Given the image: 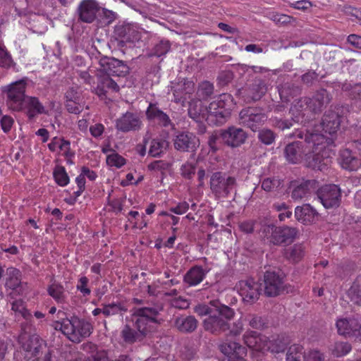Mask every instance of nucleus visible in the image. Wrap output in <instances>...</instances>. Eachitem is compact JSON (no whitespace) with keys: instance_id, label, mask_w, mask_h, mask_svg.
I'll use <instances>...</instances> for the list:
<instances>
[{"instance_id":"nucleus-12","label":"nucleus","mask_w":361,"mask_h":361,"mask_svg":"<svg viewBox=\"0 0 361 361\" xmlns=\"http://www.w3.org/2000/svg\"><path fill=\"white\" fill-rule=\"evenodd\" d=\"M235 289L243 300L247 302H252L257 300L259 295V285L252 279L238 281Z\"/></svg>"},{"instance_id":"nucleus-30","label":"nucleus","mask_w":361,"mask_h":361,"mask_svg":"<svg viewBox=\"0 0 361 361\" xmlns=\"http://www.w3.org/2000/svg\"><path fill=\"white\" fill-rule=\"evenodd\" d=\"M304 255L305 249L301 244H295L285 252V257L294 263L299 262L304 257Z\"/></svg>"},{"instance_id":"nucleus-38","label":"nucleus","mask_w":361,"mask_h":361,"mask_svg":"<svg viewBox=\"0 0 361 361\" xmlns=\"http://www.w3.org/2000/svg\"><path fill=\"white\" fill-rule=\"evenodd\" d=\"M12 310L26 319L31 317L30 313L26 310L21 300H15L12 302Z\"/></svg>"},{"instance_id":"nucleus-53","label":"nucleus","mask_w":361,"mask_h":361,"mask_svg":"<svg viewBox=\"0 0 361 361\" xmlns=\"http://www.w3.org/2000/svg\"><path fill=\"white\" fill-rule=\"evenodd\" d=\"M66 106L68 111L72 114H79L83 109V104L81 101L76 102H68Z\"/></svg>"},{"instance_id":"nucleus-33","label":"nucleus","mask_w":361,"mask_h":361,"mask_svg":"<svg viewBox=\"0 0 361 361\" xmlns=\"http://www.w3.org/2000/svg\"><path fill=\"white\" fill-rule=\"evenodd\" d=\"M348 294L353 302L357 304L361 303V276L355 279L348 290Z\"/></svg>"},{"instance_id":"nucleus-18","label":"nucleus","mask_w":361,"mask_h":361,"mask_svg":"<svg viewBox=\"0 0 361 361\" xmlns=\"http://www.w3.org/2000/svg\"><path fill=\"white\" fill-rule=\"evenodd\" d=\"M241 122L252 130H257L267 120V116L262 113L255 112L253 109H245L240 111Z\"/></svg>"},{"instance_id":"nucleus-39","label":"nucleus","mask_w":361,"mask_h":361,"mask_svg":"<svg viewBox=\"0 0 361 361\" xmlns=\"http://www.w3.org/2000/svg\"><path fill=\"white\" fill-rule=\"evenodd\" d=\"M106 163L111 167L121 168L126 164V160L118 154L112 153L107 156Z\"/></svg>"},{"instance_id":"nucleus-34","label":"nucleus","mask_w":361,"mask_h":361,"mask_svg":"<svg viewBox=\"0 0 361 361\" xmlns=\"http://www.w3.org/2000/svg\"><path fill=\"white\" fill-rule=\"evenodd\" d=\"M48 293L56 301L63 302L66 298L63 286L57 283H52L48 288Z\"/></svg>"},{"instance_id":"nucleus-16","label":"nucleus","mask_w":361,"mask_h":361,"mask_svg":"<svg viewBox=\"0 0 361 361\" xmlns=\"http://www.w3.org/2000/svg\"><path fill=\"white\" fill-rule=\"evenodd\" d=\"M220 351L227 357L228 361H247L246 349L235 342H226L219 345Z\"/></svg>"},{"instance_id":"nucleus-57","label":"nucleus","mask_w":361,"mask_h":361,"mask_svg":"<svg viewBox=\"0 0 361 361\" xmlns=\"http://www.w3.org/2000/svg\"><path fill=\"white\" fill-rule=\"evenodd\" d=\"M142 179L143 176L139 175L137 180H135L133 174L129 173L126 175V179L121 181V185L123 186H127L128 185L137 184L139 182L142 181Z\"/></svg>"},{"instance_id":"nucleus-62","label":"nucleus","mask_w":361,"mask_h":361,"mask_svg":"<svg viewBox=\"0 0 361 361\" xmlns=\"http://www.w3.org/2000/svg\"><path fill=\"white\" fill-rule=\"evenodd\" d=\"M348 42L356 48L361 49V37L356 35H350L348 37Z\"/></svg>"},{"instance_id":"nucleus-3","label":"nucleus","mask_w":361,"mask_h":361,"mask_svg":"<svg viewBox=\"0 0 361 361\" xmlns=\"http://www.w3.org/2000/svg\"><path fill=\"white\" fill-rule=\"evenodd\" d=\"M194 311L200 317L208 315V317L203 320V326L206 331L213 334L228 330V322L235 314L233 309L218 300H212L208 305L199 304L195 306Z\"/></svg>"},{"instance_id":"nucleus-52","label":"nucleus","mask_w":361,"mask_h":361,"mask_svg":"<svg viewBox=\"0 0 361 361\" xmlns=\"http://www.w3.org/2000/svg\"><path fill=\"white\" fill-rule=\"evenodd\" d=\"M66 103L80 102V96L79 92L74 88L69 89L66 93Z\"/></svg>"},{"instance_id":"nucleus-29","label":"nucleus","mask_w":361,"mask_h":361,"mask_svg":"<svg viewBox=\"0 0 361 361\" xmlns=\"http://www.w3.org/2000/svg\"><path fill=\"white\" fill-rule=\"evenodd\" d=\"M197 322L194 317H178L175 325L177 329L183 332L192 331L197 328Z\"/></svg>"},{"instance_id":"nucleus-17","label":"nucleus","mask_w":361,"mask_h":361,"mask_svg":"<svg viewBox=\"0 0 361 361\" xmlns=\"http://www.w3.org/2000/svg\"><path fill=\"white\" fill-rule=\"evenodd\" d=\"M336 328L341 335L360 337L361 341L360 324L354 318H340L336 322Z\"/></svg>"},{"instance_id":"nucleus-8","label":"nucleus","mask_w":361,"mask_h":361,"mask_svg":"<svg viewBox=\"0 0 361 361\" xmlns=\"http://www.w3.org/2000/svg\"><path fill=\"white\" fill-rule=\"evenodd\" d=\"M262 233L271 243L280 244L293 241L297 235V230L290 227L280 228L267 225L263 228Z\"/></svg>"},{"instance_id":"nucleus-2","label":"nucleus","mask_w":361,"mask_h":361,"mask_svg":"<svg viewBox=\"0 0 361 361\" xmlns=\"http://www.w3.org/2000/svg\"><path fill=\"white\" fill-rule=\"evenodd\" d=\"M234 106L232 96L229 94H222L204 108L201 101L190 103L188 114L197 122L205 120L209 124L218 125L225 121Z\"/></svg>"},{"instance_id":"nucleus-45","label":"nucleus","mask_w":361,"mask_h":361,"mask_svg":"<svg viewBox=\"0 0 361 361\" xmlns=\"http://www.w3.org/2000/svg\"><path fill=\"white\" fill-rule=\"evenodd\" d=\"M245 321L249 322L250 326L252 329H259L264 326L262 318L255 315H249L245 318Z\"/></svg>"},{"instance_id":"nucleus-60","label":"nucleus","mask_w":361,"mask_h":361,"mask_svg":"<svg viewBox=\"0 0 361 361\" xmlns=\"http://www.w3.org/2000/svg\"><path fill=\"white\" fill-rule=\"evenodd\" d=\"M104 127L101 123H96L90 128L91 135L94 137H98L102 135Z\"/></svg>"},{"instance_id":"nucleus-23","label":"nucleus","mask_w":361,"mask_h":361,"mask_svg":"<svg viewBox=\"0 0 361 361\" xmlns=\"http://www.w3.org/2000/svg\"><path fill=\"white\" fill-rule=\"evenodd\" d=\"M70 142L59 137H54L48 145L49 149L51 152H57L64 156L68 161L73 157V153L70 149Z\"/></svg>"},{"instance_id":"nucleus-43","label":"nucleus","mask_w":361,"mask_h":361,"mask_svg":"<svg viewBox=\"0 0 361 361\" xmlns=\"http://www.w3.org/2000/svg\"><path fill=\"white\" fill-rule=\"evenodd\" d=\"M88 282L89 280L86 276H82L78 280L76 286L77 290H79L84 296L89 295L91 293L90 289L87 287Z\"/></svg>"},{"instance_id":"nucleus-48","label":"nucleus","mask_w":361,"mask_h":361,"mask_svg":"<svg viewBox=\"0 0 361 361\" xmlns=\"http://www.w3.org/2000/svg\"><path fill=\"white\" fill-rule=\"evenodd\" d=\"M259 140L266 145H270L274 140V133L270 130H263L259 133Z\"/></svg>"},{"instance_id":"nucleus-46","label":"nucleus","mask_w":361,"mask_h":361,"mask_svg":"<svg viewBox=\"0 0 361 361\" xmlns=\"http://www.w3.org/2000/svg\"><path fill=\"white\" fill-rule=\"evenodd\" d=\"M28 342L29 343L23 345V349L27 353H31L32 355H37L39 350L37 345V338H31Z\"/></svg>"},{"instance_id":"nucleus-9","label":"nucleus","mask_w":361,"mask_h":361,"mask_svg":"<svg viewBox=\"0 0 361 361\" xmlns=\"http://www.w3.org/2000/svg\"><path fill=\"white\" fill-rule=\"evenodd\" d=\"M97 70L99 74L118 77L123 76L128 72V66L122 61L106 56L99 59Z\"/></svg>"},{"instance_id":"nucleus-25","label":"nucleus","mask_w":361,"mask_h":361,"mask_svg":"<svg viewBox=\"0 0 361 361\" xmlns=\"http://www.w3.org/2000/svg\"><path fill=\"white\" fill-rule=\"evenodd\" d=\"M146 114L149 120L157 122L163 126H167L170 123L169 117L159 110L155 104H150Z\"/></svg>"},{"instance_id":"nucleus-26","label":"nucleus","mask_w":361,"mask_h":361,"mask_svg":"<svg viewBox=\"0 0 361 361\" xmlns=\"http://www.w3.org/2000/svg\"><path fill=\"white\" fill-rule=\"evenodd\" d=\"M207 272L201 267L195 266L187 272L184 281L189 286H197L203 281Z\"/></svg>"},{"instance_id":"nucleus-44","label":"nucleus","mask_w":361,"mask_h":361,"mask_svg":"<svg viewBox=\"0 0 361 361\" xmlns=\"http://www.w3.org/2000/svg\"><path fill=\"white\" fill-rule=\"evenodd\" d=\"M11 58L5 49V47L0 44V66L7 68L11 66Z\"/></svg>"},{"instance_id":"nucleus-21","label":"nucleus","mask_w":361,"mask_h":361,"mask_svg":"<svg viewBox=\"0 0 361 361\" xmlns=\"http://www.w3.org/2000/svg\"><path fill=\"white\" fill-rule=\"evenodd\" d=\"M174 100L176 102H184L189 94H192L195 90V84L192 81L183 80L176 87H173Z\"/></svg>"},{"instance_id":"nucleus-20","label":"nucleus","mask_w":361,"mask_h":361,"mask_svg":"<svg viewBox=\"0 0 361 361\" xmlns=\"http://www.w3.org/2000/svg\"><path fill=\"white\" fill-rule=\"evenodd\" d=\"M295 217L303 224H310L317 221L319 214L310 204H303L295 209Z\"/></svg>"},{"instance_id":"nucleus-5","label":"nucleus","mask_w":361,"mask_h":361,"mask_svg":"<svg viewBox=\"0 0 361 361\" xmlns=\"http://www.w3.org/2000/svg\"><path fill=\"white\" fill-rule=\"evenodd\" d=\"M64 315L63 312H58L57 317L61 320L53 321L52 326L54 329L61 331L70 341L75 343H79L90 335L92 329L90 323L78 317L65 319Z\"/></svg>"},{"instance_id":"nucleus-36","label":"nucleus","mask_w":361,"mask_h":361,"mask_svg":"<svg viewBox=\"0 0 361 361\" xmlns=\"http://www.w3.org/2000/svg\"><path fill=\"white\" fill-rule=\"evenodd\" d=\"M54 178L55 181L60 186H66L69 183V177L62 166H57L54 171Z\"/></svg>"},{"instance_id":"nucleus-42","label":"nucleus","mask_w":361,"mask_h":361,"mask_svg":"<svg viewBox=\"0 0 361 361\" xmlns=\"http://www.w3.org/2000/svg\"><path fill=\"white\" fill-rule=\"evenodd\" d=\"M308 195V189L306 184L297 186L292 192V197L295 200L305 198Z\"/></svg>"},{"instance_id":"nucleus-14","label":"nucleus","mask_w":361,"mask_h":361,"mask_svg":"<svg viewBox=\"0 0 361 361\" xmlns=\"http://www.w3.org/2000/svg\"><path fill=\"white\" fill-rule=\"evenodd\" d=\"M284 290L283 278L273 271L264 274V293L267 296H276Z\"/></svg>"},{"instance_id":"nucleus-15","label":"nucleus","mask_w":361,"mask_h":361,"mask_svg":"<svg viewBox=\"0 0 361 361\" xmlns=\"http://www.w3.org/2000/svg\"><path fill=\"white\" fill-rule=\"evenodd\" d=\"M99 6L95 0H82L78 7L79 19L87 23H91L97 18Z\"/></svg>"},{"instance_id":"nucleus-59","label":"nucleus","mask_w":361,"mask_h":361,"mask_svg":"<svg viewBox=\"0 0 361 361\" xmlns=\"http://www.w3.org/2000/svg\"><path fill=\"white\" fill-rule=\"evenodd\" d=\"M122 336L127 342H133L135 338V332L128 326H126L122 331Z\"/></svg>"},{"instance_id":"nucleus-49","label":"nucleus","mask_w":361,"mask_h":361,"mask_svg":"<svg viewBox=\"0 0 361 361\" xmlns=\"http://www.w3.org/2000/svg\"><path fill=\"white\" fill-rule=\"evenodd\" d=\"M271 19L279 24L290 23L294 19L289 16L281 13H274L271 16Z\"/></svg>"},{"instance_id":"nucleus-6","label":"nucleus","mask_w":361,"mask_h":361,"mask_svg":"<svg viewBox=\"0 0 361 361\" xmlns=\"http://www.w3.org/2000/svg\"><path fill=\"white\" fill-rule=\"evenodd\" d=\"M245 343L251 349L258 352L270 350L279 353L284 350L287 340L284 337L268 340L266 336H259L256 331H247L243 336Z\"/></svg>"},{"instance_id":"nucleus-50","label":"nucleus","mask_w":361,"mask_h":361,"mask_svg":"<svg viewBox=\"0 0 361 361\" xmlns=\"http://www.w3.org/2000/svg\"><path fill=\"white\" fill-rule=\"evenodd\" d=\"M245 321V318L241 317L238 320L233 323L230 330V334L234 336L239 335L243 329V322Z\"/></svg>"},{"instance_id":"nucleus-35","label":"nucleus","mask_w":361,"mask_h":361,"mask_svg":"<svg viewBox=\"0 0 361 361\" xmlns=\"http://www.w3.org/2000/svg\"><path fill=\"white\" fill-rule=\"evenodd\" d=\"M305 105L307 106V99L306 98L300 99L292 104L290 113L293 116V119L295 122H299L300 116L303 115V111L305 110L304 108Z\"/></svg>"},{"instance_id":"nucleus-58","label":"nucleus","mask_w":361,"mask_h":361,"mask_svg":"<svg viewBox=\"0 0 361 361\" xmlns=\"http://www.w3.org/2000/svg\"><path fill=\"white\" fill-rule=\"evenodd\" d=\"M189 209V204L186 202H180L177 206L171 207L170 211L176 214H183Z\"/></svg>"},{"instance_id":"nucleus-27","label":"nucleus","mask_w":361,"mask_h":361,"mask_svg":"<svg viewBox=\"0 0 361 361\" xmlns=\"http://www.w3.org/2000/svg\"><path fill=\"white\" fill-rule=\"evenodd\" d=\"M341 166L349 171H355L361 166V161L354 157L351 152L345 149L341 153Z\"/></svg>"},{"instance_id":"nucleus-47","label":"nucleus","mask_w":361,"mask_h":361,"mask_svg":"<svg viewBox=\"0 0 361 361\" xmlns=\"http://www.w3.org/2000/svg\"><path fill=\"white\" fill-rule=\"evenodd\" d=\"M281 184L280 181L274 178H266L262 183V188L265 191H271Z\"/></svg>"},{"instance_id":"nucleus-19","label":"nucleus","mask_w":361,"mask_h":361,"mask_svg":"<svg viewBox=\"0 0 361 361\" xmlns=\"http://www.w3.org/2000/svg\"><path fill=\"white\" fill-rule=\"evenodd\" d=\"M141 126L140 117L137 114L130 112H126L116 122L118 130L123 132L138 130Z\"/></svg>"},{"instance_id":"nucleus-10","label":"nucleus","mask_w":361,"mask_h":361,"mask_svg":"<svg viewBox=\"0 0 361 361\" xmlns=\"http://www.w3.org/2000/svg\"><path fill=\"white\" fill-rule=\"evenodd\" d=\"M318 198L322 205L326 208L338 207L341 200L340 189L336 185H326L317 192Z\"/></svg>"},{"instance_id":"nucleus-56","label":"nucleus","mask_w":361,"mask_h":361,"mask_svg":"<svg viewBox=\"0 0 361 361\" xmlns=\"http://www.w3.org/2000/svg\"><path fill=\"white\" fill-rule=\"evenodd\" d=\"M13 124V119L8 116H4L1 119V128L5 133L11 130Z\"/></svg>"},{"instance_id":"nucleus-1","label":"nucleus","mask_w":361,"mask_h":361,"mask_svg":"<svg viewBox=\"0 0 361 361\" xmlns=\"http://www.w3.org/2000/svg\"><path fill=\"white\" fill-rule=\"evenodd\" d=\"M339 125L336 114H326L317 130L307 132L305 145L296 142L286 146L285 154L287 160L296 164L305 159L309 166L322 170L330 163V154L326 147L332 144V136L338 130Z\"/></svg>"},{"instance_id":"nucleus-7","label":"nucleus","mask_w":361,"mask_h":361,"mask_svg":"<svg viewBox=\"0 0 361 361\" xmlns=\"http://www.w3.org/2000/svg\"><path fill=\"white\" fill-rule=\"evenodd\" d=\"M157 314V311L152 308H140L134 311L133 321L140 334H146L156 327Z\"/></svg>"},{"instance_id":"nucleus-51","label":"nucleus","mask_w":361,"mask_h":361,"mask_svg":"<svg viewBox=\"0 0 361 361\" xmlns=\"http://www.w3.org/2000/svg\"><path fill=\"white\" fill-rule=\"evenodd\" d=\"M121 1L126 4L128 6L134 9L135 11H139L141 8L145 6V2L143 0H120Z\"/></svg>"},{"instance_id":"nucleus-24","label":"nucleus","mask_w":361,"mask_h":361,"mask_svg":"<svg viewBox=\"0 0 361 361\" xmlns=\"http://www.w3.org/2000/svg\"><path fill=\"white\" fill-rule=\"evenodd\" d=\"M97 77L98 85L95 92L99 97L104 96L108 90L114 92L119 90V86L117 85V82L113 80L110 76L97 73Z\"/></svg>"},{"instance_id":"nucleus-37","label":"nucleus","mask_w":361,"mask_h":361,"mask_svg":"<svg viewBox=\"0 0 361 361\" xmlns=\"http://www.w3.org/2000/svg\"><path fill=\"white\" fill-rule=\"evenodd\" d=\"M302 347L300 345H291L287 353L286 361H301L303 356Z\"/></svg>"},{"instance_id":"nucleus-63","label":"nucleus","mask_w":361,"mask_h":361,"mask_svg":"<svg viewBox=\"0 0 361 361\" xmlns=\"http://www.w3.org/2000/svg\"><path fill=\"white\" fill-rule=\"evenodd\" d=\"M80 173L85 178H88L90 180H94L97 178L96 173L93 171L90 170L87 167H82Z\"/></svg>"},{"instance_id":"nucleus-22","label":"nucleus","mask_w":361,"mask_h":361,"mask_svg":"<svg viewBox=\"0 0 361 361\" xmlns=\"http://www.w3.org/2000/svg\"><path fill=\"white\" fill-rule=\"evenodd\" d=\"M198 140L196 137L191 133H180L178 134L174 140L175 148L180 151L193 150L197 145Z\"/></svg>"},{"instance_id":"nucleus-32","label":"nucleus","mask_w":361,"mask_h":361,"mask_svg":"<svg viewBox=\"0 0 361 361\" xmlns=\"http://www.w3.org/2000/svg\"><path fill=\"white\" fill-rule=\"evenodd\" d=\"M168 146V142L165 140L154 139L152 141L149 153L152 157H159L166 150Z\"/></svg>"},{"instance_id":"nucleus-55","label":"nucleus","mask_w":361,"mask_h":361,"mask_svg":"<svg viewBox=\"0 0 361 361\" xmlns=\"http://www.w3.org/2000/svg\"><path fill=\"white\" fill-rule=\"evenodd\" d=\"M305 361H322L323 355L317 350H310L304 355Z\"/></svg>"},{"instance_id":"nucleus-11","label":"nucleus","mask_w":361,"mask_h":361,"mask_svg":"<svg viewBox=\"0 0 361 361\" xmlns=\"http://www.w3.org/2000/svg\"><path fill=\"white\" fill-rule=\"evenodd\" d=\"M235 180L232 177H225L221 173H215L210 180V187L213 192L219 197L226 196L235 185Z\"/></svg>"},{"instance_id":"nucleus-54","label":"nucleus","mask_w":361,"mask_h":361,"mask_svg":"<svg viewBox=\"0 0 361 361\" xmlns=\"http://www.w3.org/2000/svg\"><path fill=\"white\" fill-rule=\"evenodd\" d=\"M290 6L295 9L306 11L310 8L312 4L310 1L307 0H301L291 3Z\"/></svg>"},{"instance_id":"nucleus-41","label":"nucleus","mask_w":361,"mask_h":361,"mask_svg":"<svg viewBox=\"0 0 361 361\" xmlns=\"http://www.w3.org/2000/svg\"><path fill=\"white\" fill-rule=\"evenodd\" d=\"M195 172V165L192 163L186 162L180 167V174L185 178H191Z\"/></svg>"},{"instance_id":"nucleus-4","label":"nucleus","mask_w":361,"mask_h":361,"mask_svg":"<svg viewBox=\"0 0 361 361\" xmlns=\"http://www.w3.org/2000/svg\"><path fill=\"white\" fill-rule=\"evenodd\" d=\"M26 80L23 79L4 87L8 93L7 104L13 111L25 110L29 118H33L37 114H48L38 98L35 97H25Z\"/></svg>"},{"instance_id":"nucleus-61","label":"nucleus","mask_w":361,"mask_h":361,"mask_svg":"<svg viewBox=\"0 0 361 361\" xmlns=\"http://www.w3.org/2000/svg\"><path fill=\"white\" fill-rule=\"evenodd\" d=\"M76 183L78 187V190L76 192L77 196L81 195V193L84 191L85 188V178L81 175V173L76 178Z\"/></svg>"},{"instance_id":"nucleus-31","label":"nucleus","mask_w":361,"mask_h":361,"mask_svg":"<svg viewBox=\"0 0 361 361\" xmlns=\"http://www.w3.org/2000/svg\"><path fill=\"white\" fill-rule=\"evenodd\" d=\"M127 311V307L122 302H114L104 305L102 308V314L106 317H110L118 314H123Z\"/></svg>"},{"instance_id":"nucleus-64","label":"nucleus","mask_w":361,"mask_h":361,"mask_svg":"<svg viewBox=\"0 0 361 361\" xmlns=\"http://www.w3.org/2000/svg\"><path fill=\"white\" fill-rule=\"evenodd\" d=\"M267 90V87L263 83H259L257 85V92L253 94L252 99L257 100L261 98V97L265 93Z\"/></svg>"},{"instance_id":"nucleus-40","label":"nucleus","mask_w":361,"mask_h":361,"mask_svg":"<svg viewBox=\"0 0 361 361\" xmlns=\"http://www.w3.org/2000/svg\"><path fill=\"white\" fill-rule=\"evenodd\" d=\"M350 350L351 347L348 343H336L333 349V353L337 357H341L345 355Z\"/></svg>"},{"instance_id":"nucleus-28","label":"nucleus","mask_w":361,"mask_h":361,"mask_svg":"<svg viewBox=\"0 0 361 361\" xmlns=\"http://www.w3.org/2000/svg\"><path fill=\"white\" fill-rule=\"evenodd\" d=\"M6 273L8 275L6 282V287L20 293L22 288L20 286V271L17 269L11 267L7 269Z\"/></svg>"},{"instance_id":"nucleus-13","label":"nucleus","mask_w":361,"mask_h":361,"mask_svg":"<svg viewBox=\"0 0 361 361\" xmlns=\"http://www.w3.org/2000/svg\"><path fill=\"white\" fill-rule=\"evenodd\" d=\"M220 135L223 142L231 147L240 146L247 138V134L242 128L234 126L222 130Z\"/></svg>"}]
</instances>
